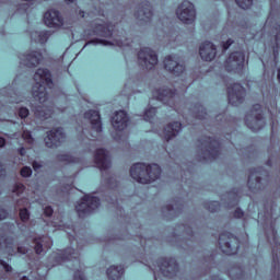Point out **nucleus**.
Instances as JSON below:
<instances>
[{
  "label": "nucleus",
  "instance_id": "obj_1",
  "mask_svg": "<svg viewBox=\"0 0 280 280\" xmlns=\"http://www.w3.org/2000/svg\"><path fill=\"white\" fill-rule=\"evenodd\" d=\"M194 226H196L194 221H189L187 224L177 225L172 232L173 238L170 242L175 244L177 248L191 250L196 244V240H198Z\"/></svg>",
  "mask_w": 280,
  "mask_h": 280
},
{
  "label": "nucleus",
  "instance_id": "obj_2",
  "mask_svg": "<svg viewBox=\"0 0 280 280\" xmlns=\"http://www.w3.org/2000/svg\"><path fill=\"white\" fill-rule=\"evenodd\" d=\"M35 84L33 85L32 93L35 102L45 104L49 100L48 89L54 86V80L51 79V72L47 68H38L34 74Z\"/></svg>",
  "mask_w": 280,
  "mask_h": 280
},
{
  "label": "nucleus",
  "instance_id": "obj_3",
  "mask_svg": "<svg viewBox=\"0 0 280 280\" xmlns=\"http://www.w3.org/2000/svg\"><path fill=\"white\" fill-rule=\"evenodd\" d=\"M222 143L220 140L207 136H202L197 140L199 163H207V161H215L220 156Z\"/></svg>",
  "mask_w": 280,
  "mask_h": 280
},
{
  "label": "nucleus",
  "instance_id": "obj_4",
  "mask_svg": "<svg viewBox=\"0 0 280 280\" xmlns=\"http://www.w3.org/2000/svg\"><path fill=\"white\" fill-rule=\"evenodd\" d=\"M130 176L141 185H150V183L161 178V166L159 164L136 163L130 168Z\"/></svg>",
  "mask_w": 280,
  "mask_h": 280
},
{
  "label": "nucleus",
  "instance_id": "obj_5",
  "mask_svg": "<svg viewBox=\"0 0 280 280\" xmlns=\"http://www.w3.org/2000/svg\"><path fill=\"white\" fill-rule=\"evenodd\" d=\"M219 248L224 255H237L240 253V238L230 232L219 235Z\"/></svg>",
  "mask_w": 280,
  "mask_h": 280
},
{
  "label": "nucleus",
  "instance_id": "obj_6",
  "mask_svg": "<svg viewBox=\"0 0 280 280\" xmlns=\"http://www.w3.org/2000/svg\"><path fill=\"white\" fill-rule=\"evenodd\" d=\"M245 124L253 132H259L266 126V118L261 114V105L255 104L252 107V115L245 116Z\"/></svg>",
  "mask_w": 280,
  "mask_h": 280
},
{
  "label": "nucleus",
  "instance_id": "obj_7",
  "mask_svg": "<svg viewBox=\"0 0 280 280\" xmlns=\"http://www.w3.org/2000/svg\"><path fill=\"white\" fill-rule=\"evenodd\" d=\"M102 205L98 197L85 195L81 198V201L75 206L79 218H86L89 213H93L95 209H100Z\"/></svg>",
  "mask_w": 280,
  "mask_h": 280
},
{
  "label": "nucleus",
  "instance_id": "obj_8",
  "mask_svg": "<svg viewBox=\"0 0 280 280\" xmlns=\"http://www.w3.org/2000/svg\"><path fill=\"white\" fill-rule=\"evenodd\" d=\"M245 62L246 55L243 51H234L230 54L224 62L225 71L229 73H242Z\"/></svg>",
  "mask_w": 280,
  "mask_h": 280
},
{
  "label": "nucleus",
  "instance_id": "obj_9",
  "mask_svg": "<svg viewBox=\"0 0 280 280\" xmlns=\"http://www.w3.org/2000/svg\"><path fill=\"white\" fill-rule=\"evenodd\" d=\"M176 15L186 25H191L196 21V7L190 1L186 0L179 4L176 10Z\"/></svg>",
  "mask_w": 280,
  "mask_h": 280
},
{
  "label": "nucleus",
  "instance_id": "obj_10",
  "mask_svg": "<svg viewBox=\"0 0 280 280\" xmlns=\"http://www.w3.org/2000/svg\"><path fill=\"white\" fill-rule=\"evenodd\" d=\"M138 62L144 69L152 70L153 67L159 65V55L150 48H141L138 52Z\"/></svg>",
  "mask_w": 280,
  "mask_h": 280
},
{
  "label": "nucleus",
  "instance_id": "obj_11",
  "mask_svg": "<svg viewBox=\"0 0 280 280\" xmlns=\"http://www.w3.org/2000/svg\"><path fill=\"white\" fill-rule=\"evenodd\" d=\"M228 100L229 104L232 106L244 104V100H246V89L240 83L232 84L228 88Z\"/></svg>",
  "mask_w": 280,
  "mask_h": 280
},
{
  "label": "nucleus",
  "instance_id": "obj_12",
  "mask_svg": "<svg viewBox=\"0 0 280 280\" xmlns=\"http://www.w3.org/2000/svg\"><path fill=\"white\" fill-rule=\"evenodd\" d=\"M52 260L55 261V266H60L65 261H75L80 266V254L73 247H67L60 253L55 254Z\"/></svg>",
  "mask_w": 280,
  "mask_h": 280
},
{
  "label": "nucleus",
  "instance_id": "obj_13",
  "mask_svg": "<svg viewBox=\"0 0 280 280\" xmlns=\"http://www.w3.org/2000/svg\"><path fill=\"white\" fill-rule=\"evenodd\" d=\"M156 264L163 277H176V273L178 272V262L176 261V258H160Z\"/></svg>",
  "mask_w": 280,
  "mask_h": 280
},
{
  "label": "nucleus",
  "instance_id": "obj_14",
  "mask_svg": "<svg viewBox=\"0 0 280 280\" xmlns=\"http://www.w3.org/2000/svg\"><path fill=\"white\" fill-rule=\"evenodd\" d=\"M66 139L65 129L57 128L47 132L44 139L46 148H60Z\"/></svg>",
  "mask_w": 280,
  "mask_h": 280
},
{
  "label": "nucleus",
  "instance_id": "obj_15",
  "mask_svg": "<svg viewBox=\"0 0 280 280\" xmlns=\"http://www.w3.org/2000/svg\"><path fill=\"white\" fill-rule=\"evenodd\" d=\"M261 172H264V167L249 170L247 187L254 194H257V191H261V189H264V185L261 184Z\"/></svg>",
  "mask_w": 280,
  "mask_h": 280
},
{
  "label": "nucleus",
  "instance_id": "obj_16",
  "mask_svg": "<svg viewBox=\"0 0 280 280\" xmlns=\"http://www.w3.org/2000/svg\"><path fill=\"white\" fill-rule=\"evenodd\" d=\"M154 16V11L152 10V4L150 1H143L139 4L137 11L135 12V19L143 25V23H150Z\"/></svg>",
  "mask_w": 280,
  "mask_h": 280
},
{
  "label": "nucleus",
  "instance_id": "obj_17",
  "mask_svg": "<svg viewBox=\"0 0 280 280\" xmlns=\"http://www.w3.org/2000/svg\"><path fill=\"white\" fill-rule=\"evenodd\" d=\"M115 32V25L110 23H94L92 30L86 32L88 36H101V38H110Z\"/></svg>",
  "mask_w": 280,
  "mask_h": 280
},
{
  "label": "nucleus",
  "instance_id": "obj_18",
  "mask_svg": "<svg viewBox=\"0 0 280 280\" xmlns=\"http://www.w3.org/2000/svg\"><path fill=\"white\" fill-rule=\"evenodd\" d=\"M183 209H185L183 199L177 198L173 201V203L163 207L162 213L165 220H174V218H178L180 213H183Z\"/></svg>",
  "mask_w": 280,
  "mask_h": 280
},
{
  "label": "nucleus",
  "instance_id": "obj_19",
  "mask_svg": "<svg viewBox=\"0 0 280 280\" xmlns=\"http://www.w3.org/2000/svg\"><path fill=\"white\" fill-rule=\"evenodd\" d=\"M94 161L101 172L110 170L113 163L110 162V155L106 149H97L94 155Z\"/></svg>",
  "mask_w": 280,
  "mask_h": 280
},
{
  "label": "nucleus",
  "instance_id": "obj_20",
  "mask_svg": "<svg viewBox=\"0 0 280 280\" xmlns=\"http://www.w3.org/2000/svg\"><path fill=\"white\" fill-rule=\"evenodd\" d=\"M164 69L172 75H183L185 73V65L176 61L174 56L170 55L164 59Z\"/></svg>",
  "mask_w": 280,
  "mask_h": 280
},
{
  "label": "nucleus",
  "instance_id": "obj_21",
  "mask_svg": "<svg viewBox=\"0 0 280 280\" xmlns=\"http://www.w3.org/2000/svg\"><path fill=\"white\" fill-rule=\"evenodd\" d=\"M44 23L48 27H62V25H65V20L59 11L48 10L44 14Z\"/></svg>",
  "mask_w": 280,
  "mask_h": 280
},
{
  "label": "nucleus",
  "instance_id": "obj_22",
  "mask_svg": "<svg viewBox=\"0 0 280 280\" xmlns=\"http://www.w3.org/2000/svg\"><path fill=\"white\" fill-rule=\"evenodd\" d=\"M130 121V117L124 110H118L112 117V126L115 130L121 132V130H126L128 128V122Z\"/></svg>",
  "mask_w": 280,
  "mask_h": 280
},
{
  "label": "nucleus",
  "instance_id": "obj_23",
  "mask_svg": "<svg viewBox=\"0 0 280 280\" xmlns=\"http://www.w3.org/2000/svg\"><path fill=\"white\" fill-rule=\"evenodd\" d=\"M218 54V49L215 48V45L211 42H205L199 47V56L201 59H203L206 62H211L215 58Z\"/></svg>",
  "mask_w": 280,
  "mask_h": 280
},
{
  "label": "nucleus",
  "instance_id": "obj_24",
  "mask_svg": "<svg viewBox=\"0 0 280 280\" xmlns=\"http://www.w3.org/2000/svg\"><path fill=\"white\" fill-rule=\"evenodd\" d=\"M155 95L160 102L167 106H174V97H176V89L160 88L155 91Z\"/></svg>",
  "mask_w": 280,
  "mask_h": 280
},
{
  "label": "nucleus",
  "instance_id": "obj_25",
  "mask_svg": "<svg viewBox=\"0 0 280 280\" xmlns=\"http://www.w3.org/2000/svg\"><path fill=\"white\" fill-rule=\"evenodd\" d=\"M22 63L30 69L34 67H38L40 65V60H43V54L39 51H31L21 57Z\"/></svg>",
  "mask_w": 280,
  "mask_h": 280
},
{
  "label": "nucleus",
  "instance_id": "obj_26",
  "mask_svg": "<svg viewBox=\"0 0 280 280\" xmlns=\"http://www.w3.org/2000/svg\"><path fill=\"white\" fill-rule=\"evenodd\" d=\"M84 117L91 121L92 130H95V132H102V116L97 110L90 109L84 113Z\"/></svg>",
  "mask_w": 280,
  "mask_h": 280
},
{
  "label": "nucleus",
  "instance_id": "obj_27",
  "mask_svg": "<svg viewBox=\"0 0 280 280\" xmlns=\"http://www.w3.org/2000/svg\"><path fill=\"white\" fill-rule=\"evenodd\" d=\"M180 130H183V124H180V121L170 122L164 128L165 141H172V139H174V137H178V135L180 133Z\"/></svg>",
  "mask_w": 280,
  "mask_h": 280
},
{
  "label": "nucleus",
  "instance_id": "obj_28",
  "mask_svg": "<svg viewBox=\"0 0 280 280\" xmlns=\"http://www.w3.org/2000/svg\"><path fill=\"white\" fill-rule=\"evenodd\" d=\"M189 112L195 119H207V108L202 106L200 103H196L195 105L190 106Z\"/></svg>",
  "mask_w": 280,
  "mask_h": 280
},
{
  "label": "nucleus",
  "instance_id": "obj_29",
  "mask_svg": "<svg viewBox=\"0 0 280 280\" xmlns=\"http://www.w3.org/2000/svg\"><path fill=\"white\" fill-rule=\"evenodd\" d=\"M107 277L109 280H121L124 277V267L122 266H110L107 269Z\"/></svg>",
  "mask_w": 280,
  "mask_h": 280
},
{
  "label": "nucleus",
  "instance_id": "obj_30",
  "mask_svg": "<svg viewBox=\"0 0 280 280\" xmlns=\"http://www.w3.org/2000/svg\"><path fill=\"white\" fill-rule=\"evenodd\" d=\"M240 194H242V190L240 188H233L231 191L228 192V207H237L240 202Z\"/></svg>",
  "mask_w": 280,
  "mask_h": 280
},
{
  "label": "nucleus",
  "instance_id": "obj_31",
  "mask_svg": "<svg viewBox=\"0 0 280 280\" xmlns=\"http://www.w3.org/2000/svg\"><path fill=\"white\" fill-rule=\"evenodd\" d=\"M86 45H117V47H124V45H126L124 43V39H115V44L110 40H105V39H100V38H94L91 39L86 43Z\"/></svg>",
  "mask_w": 280,
  "mask_h": 280
},
{
  "label": "nucleus",
  "instance_id": "obj_32",
  "mask_svg": "<svg viewBox=\"0 0 280 280\" xmlns=\"http://www.w3.org/2000/svg\"><path fill=\"white\" fill-rule=\"evenodd\" d=\"M228 275L232 280H244V277H246L244 269H242L241 267H231L228 270Z\"/></svg>",
  "mask_w": 280,
  "mask_h": 280
},
{
  "label": "nucleus",
  "instance_id": "obj_33",
  "mask_svg": "<svg viewBox=\"0 0 280 280\" xmlns=\"http://www.w3.org/2000/svg\"><path fill=\"white\" fill-rule=\"evenodd\" d=\"M32 110L37 119H47L49 117V114L45 110L43 105L34 106Z\"/></svg>",
  "mask_w": 280,
  "mask_h": 280
},
{
  "label": "nucleus",
  "instance_id": "obj_34",
  "mask_svg": "<svg viewBox=\"0 0 280 280\" xmlns=\"http://www.w3.org/2000/svg\"><path fill=\"white\" fill-rule=\"evenodd\" d=\"M205 209H207L208 211H210V213H218V211H220L221 209V205L219 201H206L203 203Z\"/></svg>",
  "mask_w": 280,
  "mask_h": 280
},
{
  "label": "nucleus",
  "instance_id": "obj_35",
  "mask_svg": "<svg viewBox=\"0 0 280 280\" xmlns=\"http://www.w3.org/2000/svg\"><path fill=\"white\" fill-rule=\"evenodd\" d=\"M57 160L60 161V163H75L77 160L71 154H58Z\"/></svg>",
  "mask_w": 280,
  "mask_h": 280
},
{
  "label": "nucleus",
  "instance_id": "obj_36",
  "mask_svg": "<svg viewBox=\"0 0 280 280\" xmlns=\"http://www.w3.org/2000/svg\"><path fill=\"white\" fill-rule=\"evenodd\" d=\"M19 215H20L21 222H23L24 224L30 222L31 212L27 208H21Z\"/></svg>",
  "mask_w": 280,
  "mask_h": 280
},
{
  "label": "nucleus",
  "instance_id": "obj_37",
  "mask_svg": "<svg viewBox=\"0 0 280 280\" xmlns=\"http://www.w3.org/2000/svg\"><path fill=\"white\" fill-rule=\"evenodd\" d=\"M235 3L242 10H250L253 8V0H235Z\"/></svg>",
  "mask_w": 280,
  "mask_h": 280
},
{
  "label": "nucleus",
  "instance_id": "obj_38",
  "mask_svg": "<svg viewBox=\"0 0 280 280\" xmlns=\"http://www.w3.org/2000/svg\"><path fill=\"white\" fill-rule=\"evenodd\" d=\"M156 117V107H151L144 112V120L152 121Z\"/></svg>",
  "mask_w": 280,
  "mask_h": 280
},
{
  "label": "nucleus",
  "instance_id": "obj_39",
  "mask_svg": "<svg viewBox=\"0 0 280 280\" xmlns=\"http://www.w3.org/2000/svg\"><path fill=\"white\" fill-rule=\"evenodd\" d=\"M25 191V185L18 183L13 186L12 192L15 194V196H21Z\"/></svg>",
  "mask_w": 280,
  "mask_h": 280
},
{
  "label": "nucleus",
  "instance_id": "obj_40",
  "mask_svg": "<svg viewBox=\"0 0 280 280\" xmlns=\"http://www.w3.org/2000/svg\"><path fill=\"white\" fill-rule=\"evenodd\" d=\"M33 243L35 244L34 250L36 255H40L43 253V242H40V238H34Z\"/></svg>",
  "mask_w": 280,
  "mask_h": 280
},
{
  "label": "nucleus",
  "instance_id": "obj_41",
  "mask_svg": "<svg viewBox=\"0 0 280 280\" xmlns=\"http://www.w3.org/2000/svg\"><path fill=\"white\" fill-rule=\"evenodd\" d=\"M18 115L21 119H27L30 117V109L27 107H20Z\"/></svg>",
  "mask_w": 280,
  "mask_h": 280
},
{
  "label": "nucleus",
  "instance_id": "obj_42",
  "mask_svg": "<svg viewBox=\"0 0 280 280\" xmlns=\"http://www.w3.org/2000/svg\"><path fill=\"white\" fill-rule=\"evenodd\" d=\"M21 176L23 178H30L32 176V168L30 166H24L21 170Z\"/></svg>",
  "mask_w": 280,
  "mask_h": 280
},
{
  "label": "nucleus",
  "instance_id": "obj_43",
  "mask_svg": "<svg viewBox=\"0 0 280 280\" xmlns=\"http://www.w3.org/2000/svg\"><path fill=\"white\" fill-rule=\"evenodd\" d=\"M203 261L206 264H208V266H211L213 264V261H215V255L213 253L207 255L205 258H203Z\"/></svg>",
  "mask_w": 280,
  "mask_h": 280
},
{
  "label": "nucleus",
  "instance_id": "obj_44",
  "mask_svg": "<svg viewBox=\"0 0 280 280\" xmlns=\"http://www.w3.org/2000/svg\"><path fill=\"white\" fill-rule=\"evenodd\" d=\"M233 215L236 220H242V218H244V212L242 211V208H236Z\"/></svg>",
  "mask_w": 280,
  "mask_h": 280
},
{
  "label": "nucleus",
  "instance_id": "obj_45",
  "mask_svg": "<svg viewBox=\"0 0 280 280\" xmlns=\"http://www.w3.org/2000/svg\"><path fill=\"white\" fill-rule=\"evenodd\" d=\"M0 266L3 267L4 271L12 272V267L5 260L0 259Z\"/></svg>",
  "mask_w": 280,
  "mask_h": 280
},
{
  "label": "nucleus",
  "instance_id": "obj_46",
  "mask_svg": "<svg viewBox=\"0 0 280 280\" xmlns=\"http://www.w3.org/2000/svg\"><path fill=\"white\" fill-rule=\"evenodd\" d=\"M74 280H86V277H84V272L81 270L74 271Z\"/></svg>",
  "mask_w": 280,
  "mask_h": 280
},
{
  "label": "nucleus",
  "instance_id": "obj_47",
  "mask_svg": "<svg viewBox=\"0 0 280 280\" xmlns=\"http://www.w3.org/2000/svg\"><path fill=\"white\" fill-rule=\"evenodd\" d=\"M44 213H45L46 218H51L54 215V208H51V206H47L44 209Z\"/></svg>",
  "mask_w": 280,
  "mask_h": 280
},
{
  "label": "nucleus",
  "instance_id": "obj_48",
  "mask_svg": "<svg viewBox=\"0 0 280 280\" xmlns=\"http://www.w3.org/2000/svg\"><path fill=\"white\" fill-rule=\"evenodd\" d=\"M233 43H235L233 39L229 38L226 42L223 43V51H226V49H229V47H231V45H233Z\"/></svg>",
  "mask_w": 280,
  "mask_h": 280
},
{
  "label": "nucleus",
  "instance_id": "obj_49",
  "mask_svg": "<svg viewBox=\"0 0 280 280\" xmlns=\"http://www.w3.org/2000/svg\"><path fill=\"white\" fill-rule=\"evenodd\" d=\"M8 215H9L8 210L0 209V220H5Z\"/></svg>",
  "mask_w": 280,
  "mask_h": 280
},
{
  "label": "nucleus",
  "instance_id": "obj_50",
  "mask_svg": "<svg viewBox=\"0 0 280 280\" xmlns=\"http://www.w3.org/2000/svg\"><path fill=\"white\" fill-rule=\"evenodd\" d=\"M139 242H140V246L144 247L145 246V238H143V236H137Z\"/></svg>",
  "mask_w": 280,
  "mask_h": 280
},
{
  "label": "nucleus",
  "instance_id": "obj_51",
  "mask_svg": "<svg viewBox=\"0 0 280 280\" xmlns=\"http://www.w3.org/2000/svg\"><path fill=\"white\" fill-rule=\"evenodd\" d=\"M5 176V168H3V164L0 163V178Z\"/></svg>",
  "mask_w": 280,
  "mask_h": 280
},
{
  "label": "nucleus",
  "instance_id": "obj_52",
  "mask_svg": "<svg viewBox=\"0 0 280 280\" xmlns=\"http://www.w3.org/2000/svg\"><path fill=\"white\" fill-rule=\"evenodd\" d=\"M19 154H20V156H25L26 151H25V149H24L23 147H21V148L19 149Z\"/></svg>",
  "mask_w": 280,
  "mask_h": 280
},
{
  "label": "nucleus",
  "instance_id": "obj_53",
  "mask_svg": "<svg viewBox=\"0 0 280 280\" xmlns=\"http://www.w3.org/2000/svg\"><path fill=\"white\" fill-rule=\"evenodd\" d=\"M42 165L38 164V162H34L33 163V168L36 171V170H40Z\"/></svg>",
  "mask_w": 280,
  "mask_h": 280
},
{
  "label": "nucleus",
  "instance_id": "obj_54",
  "mask_svg": "<svg viewBox=\"0 0 280 280\" xmlns=\"http://www.w3.org/2000/svg\"><path fill=\"white\" fill-rule=\"evenodd\" d=\"M5 147V140L4 138L0 137V148H4Z\"/></svg>",
  "mask_w": 280,
  "mask_h": 280
},
{
  "label": "nucleus",
  "instance_id": "obj_55",
  "mask_svg": "<svg viewBox=\"0 0 280 280\" xmlns=\"http://www.w3.org/2000/svg\"><path fill=\"white\" fill-rule=\"evenodd\" d=\"M25 139H33L32 133H30V132L25 133Z\"/></svg>",
  "mask_w": 280,
  "mask_h": 280
},
{
  "label": "nucleus",
  "instance_id": "obj_56",
  "mask_svg": "<svg viewBox=\"0 0 280 280\" xmlns=\"http://www.w3.org/2000/svg\"><path fill=\"white\" fill-rule=\"evenodd\" d=\"M277 78H278V81L280 82V68L278 69V75H277Z\"/></svg>",
  "mask_w": 280,
  "mask_h": 280
},
{
  "label": "nucleus",
  "instance_id": "obj_57",
  "mask_svg": "<svg viewBox=\"0 0 280 280\" xmlns=\"http://www.w3.org/2000/svg\"><path fill=\"white\" fill-rule=\"evenodd\" d=\"M21 280H30V278H27V276H23Z\"/></svg>",
  "mask_w": 280,
  "mask_h": 280
},
{
  "label": "nucleus",
  "instance_id": "obj_58",
  "mask_svg": "<svg viewBox=\"0 0 280 280\" xmlns=\"http://www.w3.org/2000/svg\"><path fill=\"white\" fill-rule=\"evenodd\" d=\"M75 0H66V3H73Z\"/></svg>",
  "mask_w": 280,
  "mask_h": 280
},
{
  "label": "nucleus",
  "instance_id": "obj_59",
  "mask_svg": "<svg viewBox=\"0 0 280 280\" xmlns=\"http://www.w3.org/2000/svg\"><path fill=\"white\" fill-rule=\"evenodd\" d=\"M112 180H113V178L109 177L108 180H107L108 185H110V182H112Z\"/></svg>",
  "mask_w": 280,
  "mask_h": 280
},
{
  "label": "nucleus",
  "instance_id": "obj_60",
  "mask_svg": "<svg viewBox=\"0 0 280 280\" xmlns=\"http://www.w3.org/2000/svg\"><path fill=\"white\" fill-rule=\"evenodd\" d=\"M218 119H222V115H218V116H217V120H218Z\"/></svg>",
  "mask_w": 280,
  "mask_h": 280
},
{
  "label": "nucleus",
  "instance_id": "obj_61",
  "mask_svg": "<svg viewBox=\"0 0 280 280\" xmlns=\"http://www.w3.org/2000/svg\"><path fill=\"white\" fill-rule=\"evenodd\" d=\"M267 164L270 165V161H268Z\"/></svg>",
  "mask_w": 280,
  "mask_h": 280
},
{
  "label": "nucleus",
  "instance_id": "obj_62",
  "mask_svg": "<svg viewBox=\"0 0 280 280\" xmlns=\"http://www.w3.org/2000/svg\"><path fill=\"white\" fill-rule=\"evenodd\" d=\"M119 240H125L124 237H119Z\"/></svg>",
  "mask_w": 280,
  "mask_h": 280
},
{
  "label": "nucleus",
  "instance_id": "obj_63",
  "mask_svg": "<svg viewBox=\"0 0 280 280\" xmlns=\"http://www.w3.org/2000/svg\"><path fill=\"white\" fill-rule=\"evenodd\" d=\"M82 16H84V12H82Z\"/></svg>",
  "mask_w": 280,
  "mask_h": 280
}]
</instances>
